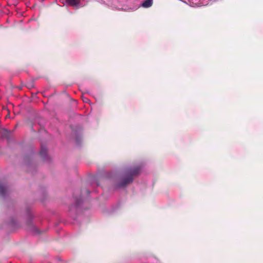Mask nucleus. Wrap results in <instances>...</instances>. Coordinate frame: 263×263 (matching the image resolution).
<instances>
[{
    "mask_svg": "<svg viewBox=\"0 0 263 263\" xmlns=\"http://www.w3.org/2000/svg\"><path fill=\"white\" fill-rule=\"evenodd\" d=\"M141 169V167L140 166L127 169L125 171L121 181L119 183L118 186L121 187H125L127 184L132 182L134 177L139 174Z\"/></svg>",
    "mask_w": 263,
    "mask_h": 263,
    "instance_id": "1",
    "label": "nucleus"
},
{
    "mask_svg": "<svg viewBox=\"0 0 263 263\" xmlns=\"http://www.w3.org/2000/svg\"><path fill=\"white\" fill-rule=\"evenodd\" d=\"M153 5V0H145L144 1L142 6L144 8H148L152 6Z\"/></svg>",
    "mask_w": 263,
    "mask_h": 263,
    "instance_id": "2",
    "label": "nucleus"
},
{
    "mask_svg": "<svg viewBox=\"0 0 263 263\" xmlns=\"http://www.w3.org/2000/svg\"><path fill=\"white\" fill-rule=\"evenodd\" d=\"M47 148L45 147L42 146L40 152V155L42 158L45 159L46 155H47Z\"/></svg>",
    "mask_w": 263,
    "mask_h": 263,
    "instance_id": "3",
    "label": "nucleus"
},
{
    "mask_svg": "<svg viewBox=\"0 0 263 263\" xmlns=\"http://www.w3.org/2000/svg\"><path fill=\"white\" fill-rule=\"evenodd\" d=\"M66 1L68 5L72 6L77 5L80 2V0H66Z\"/></svg>",
    "mask_w": 263,
    "mask_h": 263,
    "instance_id": "4",
    "label": "nucleus"
},
{
    "mask_svg": "<svg viewBox=\"0 0 263 263\" xmlns=\"http://www.w3.org/2000/svg\"><path fill=\"white\" fill-rule=\"evenodd\" d=\"M10 134V131L6 129V128H4L2 130V134L4 137H8Z\"/></svg>",
    "mask_w": 263,
    "mask_h": 263,
    "instance_id": "5",
    "label": "nucleus"
},
{
    "mask_svg": "<svg viewBox=\"0 0 263 263\" xmlns=\"http://www.w3.org/2000/svg\"><path fill=\"white\" fill-rule=\"evenodd\" d=\"M6 193V188L3 185H0V195L4 196Z\"/></svg>",
    "mask_w": 263,
    "mask_h": 263,
    "instance_id": "6",
    "label": "nucleus"
},
{
    "mask_svg": "<svg viewBox=\"0 0 263 263\" xmlns=\"http://www.w3.org/2000/svg\"><path fill=\"white\" fill-rule=\"evenodd\" d=\"M83 101L84 102H87L89 101V100L87 98H84L83 99Z\"/></svg>",
    "mask_w": 263,
    "mask_h": 263,
    "instance_id": "7",
    "label": "nucleus"
},
{
    "mask_svg": "<svg viewBox=\"0 0 263 263\" xmlns=\"http://www.w3.org/2000/svg\"><path fill=\"white\" fill-rule=\"evenodd\" d=\"M34 229L35 232H36L37 233H40V232L39 231V230H37V229L36 228L34 227Z\"/></svg>",
    "mask_w": 263,
    "mask_h": 263,
    "instance_id": "8",
    "label": "nucleus"
}]
</instances>
